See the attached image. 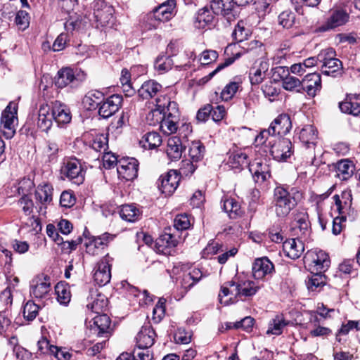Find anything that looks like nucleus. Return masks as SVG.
Instances as JSON below:
<instances>
[{"label":"nucleus","mask_w":360,"mask_h":360,"mask_svg":"<svg viewBox=\"0 0 360 360\" xmlns=\"http://www.w3.org/2000/svg\"><path fill=\"white\" fill-rule=\"evenodd\" d=\"M120 215L123 220L135 222L139 219L141 212L134 205H124L121 206Z\"/></svg>","instance_id":"39"},{"label":"nucleus","mask_w":360,"mask_h":360,"mask_svg":"<svg viewBox=\"0 0 360 360\" xmlns=\"http://www.w3.org/2000/svg\"><path fill=\"white\" fill-rule=\"evenodd\" d=\"M51 108L53 119L58 126L66 124L71 121L70 110L66 105L56 101Z\"/></svg>","instance_id":"26"},{"label":"nucleus","mask_w":360,"mask_h":360,"mask_svg":"<svg viewBox=\"0 0 360 360\" xmlns=\"http://www.w3.org/2000/svg\"><path fill=\"white\" fill-rule=\"evenodd\" d=\"M269 150L273 158L277 161H285L292 155V143L288 139L270 136L264 143H255Z\"/></svg>","instance_id":"3"},{"label":"nucleus","mask_w":360,"mask_h":360,"mask_svg":"<svg viewBox=\"0 0 360 360\" xmlns=\"http://www.w3.org/2000/svg\"><path fill=\"white\" fill-rule=\"evenodd\" d=\"M293 220L291 222L292 229L297 235H304L308 231L310 222L307 212L302 209L297 210L292 214Z\"/></svg>","instance_id":"21"},{"label":"nucleus","mask_w":360,"mask_h":360,"mask_svg":"<svg viewBox=\"0 0 360 360\" xmlns=\"http://www.w3.org/2000/svg\"><path fill=\"white\" fill-rule=\"evenodd\" d=\"M360 330V321H349L346 323H342L341 328L338 330L336 334V340L340 342V335H346L352 329Z\"/></svg>","instance_id":"54"},{"label":"nucleus","mask_w":360,"mask_h":360,"mask_svg":"<svg viewBox=\"0 0 360 360\" xmlns=\"http://www.w3.org/2000/svg\"><path fill=\"white\" fill-rule=\"evenodd\" d=\"M191 226L188 216L186 214H181L176 216L174 219V226L177 230H186Z\"/></svg>","instance_id":"60"},{"label":"nucleus","mask_w":360,"mask_h":360,"mask_svg":"<svg viewBox=\"0 0 360 360\" xmlns=\"http://www.w3.org/2000/svg\"><path fill=\"white\" fill-rule=\"evenodd\" d=\"M310 321L314 323V328L311 329L309 334L311 337H327L332 333V330L327 327L321 326L316 324L318 317L316 314L311 315Z\"/></svg>","instance_id":"47"},{"label":"nucleus","mask_w":360,"mask_h":360,"mask_svg":"<svg viewBox=\"0 0 360 360\" xmlns=\"http://www.w3.org/2000/svg\"><path fill=\"white\" fill-rule=\"evenodd\" d=\"M53 187L49 184H40L35 191V199L37 202L41 204L38 207V212L40 215L44 216L46 213V205L49 204L53 199Z\"/></svg>","instance_id":"19"},{"label":"nucleus","mask_w":360,"mask_h":360,"mask_svg":"<svg viewBox=\"0 0 360 360\" xmlns=\"http://www.w3.org/2000/svg\"><path fill=\"white\" fill-rule=\"evenodd\" d=\"M180 177L176 170H170L158 180L159 190L165 195H172L177 188Z\"/></svg>","instance_id":"16"},{"label":"nucleus","mask_w":360,"mask_h":360,"mask_svg":"<svg viewBox=\"0 0 360 360\" xmlns=\"http://www.w3.org/2000/svg\"><path fill=\"white\" fill-rule=\"evenodd\" d=\"M274 271V265L267 257L258 258L253 263L252 275L256 280L264 279Z\"/></svg>","instance_id":"20"},{"label":"nucleus","mask_w":360,"mask_h":360,"mask_svg":"<svg viewBox=\"0 0 360 360\" xmlns=\"http://www.w3.org/2000/svg\"><path fill=\"white\" fill-rule=\"evenodd\" d=\"M303 193L297 187L276 186L274 191V205L276 215L286 217L302 200Z\"/></svg>","instance_id":"1"},{"label":"nucleus","mask_w":360,"mask_h":360,"mask_svg":"<svg viewBox=\"0 0 360 360\" xmlns=\"http://www.w3.org/2000/svg\"><path fill=\"white\" fill-rule=\"evenodd\" d=\"M113 259L106 254L94 268V279L100 286L108 284L111 278V266Z\"/></svg>","instance_id":"12"},{"label":"nucleus","mask_w":360,"mask_h":360,"mask_svg":"<svg viewBox=\"0 0 360 360\" xmlns=\"http://www.w3.org/2000/svg\"><path fill=\"white\" fill-rule=\"evenodd\" d=\"M93 330L100 337L108 338L110 335V319L105 314H98L93 318Z\"/></svg>","instance_id":"27"},{"label":"nucleus","mask_w":360,"mask_h":360,"mask_svg":"<svg viewBox=\"0 0 360 360\" xmlns=\"http://www.w3.org/2000/svg\"><path fill=\"white\" fill-rule=\"evenodd\" d=\"M329 20L328 22H347L349 20H352L347 10L342 8L332 9Z\"/></svg>","instance_id":"49"},{"label":"nucleus","mask_w":360,"mask_h":360,"mask_svg":"<svg viewBox=\"0 0 360 360\" xmlns=\"http://www.w3.org/2000/svg\"><path fill=\"white\" fill-rule=\"evenodd\" d=\"M176 0H167L148 14V20H155L159 22L170 20L176 14Z\"/></svg>","instance_id":"15"},{"label":"nucleus","mask_w":360,"mask_h":360,"mask_svg":"<svg viewBox=\"0 0 360 360\" xmlns=\"http://www.w3.org/2000/svg\"><path fill=\"white\" fill-rule=\"evenodd\" d=\"M39 307L32 301H28L23 308V316L28 321L34 320L39 311Z\"/></svg>","instance_id":"56"},{"label":"nucleus","mask_w":360,"mask_h":360,"mask_svg":"<svg viewBox=\"0 0 360 360\" xmlns=\"http://www.w3.org/2000/svg\"><path fill=\"white\" fill-rule=\"evenodd\" d=\"M283 315H277L269 323L266 334L278 335L282 333L283 329L288 325Z\"/></svg>","instance_id":"45"},{"label":"nucleus","mask_w":360,"mask_h":360,"mask_svg":"<svg viewBox=\"0 0 360 360\" xmlns=\"http://www.w3.org/2000/svg\"><path fill=\"white\" fill-rule=\"evenodd\" d=\"M333 199L338 215L351 221H353L355 219L356 212L352 207V198L350 192L344 191L340 195H335Z\"/></svg>","instance_id":"11"},{"label":"nucleus","mask_w":360,"mask_h":360,"mask_svg":"<svg viewBox=\"0 0 360 360\" xmlns=\"http://www.w3.org/2000/svg\"><path fill=\"white\" fill-rule=\"evenodd\" d=\"M75 79V74L71 68H63L58 72L56 85L62 89L72 82Z\"/></svg>","instance_id":"43"},{"label":"nucleus","mask_w":360,"mask_h":360,"mask_svg":"<svg viewBox=\"0 0 360 360\" xmlns=\"http://www.w3.org/2000/svg\"><path fill=\"white\" fill-rule=\"evenodd\" d=\"M314 275L308 282V288L312 291L317 288L325 285L326 278L322 275L323 272H313Z\"/></svg>","instance_id":"58"},{"label":"nucleus","mask_w":360,"mask_h":360,"mask_svg":"<svg viewBox=\"0 0 360 360\" xmlns=\"http://www.w3.org/2000/svg\"><path fill=\"white\" fill-rule=\"evenodd\" d=\"M114 236L108 233H105L98 237L90 238L89 242H86V252L91 256H98L103 253V250L108 246V244L112 241Z\"/></svg>","instance_id":"17"},{"label":"nucleus","mask_w":360,"mask_h":360,"mask_svg":"<svg viewBox=\"0 0 360 360\" xmlns=\"http://www.w3.org/2000/svg\"><path fill=\"white\" fill-rule=\"evenodd\" d=\"M53 120L52 108L48 104L41 105L38 111L37 127L42 131L48 132Z\"/></svg>","instance_id":"23"},{"label":"nucleus","mask_w":360,"mask_h":360,"mask_svg":"<svg viewBox=\"0 0 360 360\" xmlns=\"http://www.w3.org/2000/svg\"><path fill=\"white\" fill-rule=\"evenodd\" d=\"M202 277V274L200 269L194 268L188 272L184 273L180 280V284L186 292L198 283Z\"/></svg>","instance_id":"36"},{"label":"nucleus","mask_w":360,"mask_h":360,"mask_svg":"<svg viewBox=\"0 0 360 360\" xmlns=\"http://www.w3.org/2000/svg\"><path fill=\"white\" fill-rule=\"evenodd\" d=\"M103 97V94L100 91H90L83 98L82 105L87 110H95L99 107Z\"/></svg>","instance_id":"37"},{"label":"nucleus","mask_w":360,"mask_h":360,"mask_svg":"<svg viewBox=\"0 0 360 360\" xmlns=\"http://www.w3.org/2000/svg\"><path fill=\"white\" fill-rule=\"evenodd\" d=\"M210 7L212 8L211 6ZM212 13L216 14L212 8L209 9L207 7L199 10L197 15V22H212L214 18ZM219 14L217 13V15Z\"/></svg>","instance_id":"59"},{"label":"nucleus","mask_w":360,"mask_h":360,"mask_svg":"<svg viewBox=\"0 0 360 360\" xmlns=\"http://www.w3.org/2000/svg\"><path fill=\"white\" fill-rule=\"evenodd\" d=\"M224 249L222 244L217 242H212L209 243L203 250L202 255L204 257H207L210 255L220 254L224 252Z\"/></svg>","instance_id":"61"},{"label":"nucleus","mask_w":360,"mask_h":360,"mask_svg":"<svg viewBox=\"0 0 360 360\" xmlns=\"http://www.w3.org/2000/svg\"><path fill=\"white\" fill-rule=\"evenodd\" d=\"M290 116L287 114L278 115L267 129L262 130L255 138V143H264L270 136L281 137L287 134L291 129Z\"/></svg>","instance_id":"4"},{"label":"nucleus","mask_w":360,"mask_h":360,"mask_svg":"<svg viewBox=\"0 0 360 360\" xmlns=\"http://www.w3.org/2000/svg\"><path fill=\"white\" fill-rule=\"evenodd\" d=\"M122 96L113 94L102 100L98 107V115L103 118H109L118 111L122 103Z\"/></svg>","instance_id":"18"},{"label":"nucleus","mask_w":360,"mask_h":360,"mask_svg":"<svg viewBox=\"0 0 360 360\" xmlns=\"http://www.w3.org/2000/svg\"><path fill=\"white\" fill-rule=\"evenodd\" d=\"M139 162L134 158H122L118 161L117 167L120 179L124 181H132L138 176Z\"/></svg>","instance_id":"13"},{"label":"nucleus","mask_w":360,"mask_h":360,"mask_svg":"<svg viewBox=\"0 0 360 360\" xmlns=\"http://www.w3.org/2000/svg\"><path fill=\"white\" fill-rule=\"evenodd\" d=\"M302 82L298 78L288 75L283 79V87L290 91L302 93Z\"/></svg>","instance_id":"48"},{"label":"nucleus","mask_w":360,"mask_h":360,"mask_svg":"<svg viewBox=\"0 0 360 360\" xmlns=\"http://www.w3.org/2000/svg\"><path fill=\"white\" fill-rule=\"evenodd\" d=\"M155 333L150 326H143L136 338V345L139 349H148L155 342Z\"/></svg>","instance_id":"30"},{"label":"nucleus","mask_w":360,"mask_h":360,"mask_svg":"<svg viewBox=\"0 0 360 360\" xmlns=\"http://www.w3.org/2000/svg\"><path fill=\"white\" fill-rule=\"evenodd\" d=\"M253 0H212V9L216 13H221L228 22L237 19L240 13V6H245Z\"/></svg>","instance_id":"5"},{"label":"nucleus","mask_w":360,"mask_h":360,"mask_svg":"<svg viewBox=\"0 0 360 360\" xmlns=\"http://www.w3.org/2000/svg\"><path fill=\"white\" fill-rule=\"evenodd\" d=\"M18 106L15 103L11 102L3 111L1 118V129L6 139H11L15 134L18 123Z\"/></svg>","instance_id":"8"},{"label":"nucleus","mask_w":360,"mask_h":360,"mask_svg":"<svg viewBox=\"0 0 360 360\" xmlns=\"http://www.w3.org/2000/svg\"><path fill=\"white\" fill-rule=\"evenodd\" d=\"M162 89V85L155 80H148L138 89L139 96L148 100L155 96Z\"/></svg>","instance_id":"33"},{"label":"nucleus","mask_w":360,"mask_h":360,"mask_svg":"<svg viewBox=\"0 0 360 360\" xmlns=\"http://www.w3.org/2000/svg\"><path fill=\"white\" fill-rule=\"evenodd\" d=\"M183 153L182 144L180 139L172 136L168 139L166 153L171 160H177L181 158Z\"/></svg>","instance_id":"35"},{"label":"nucleus","mask_w":360,"mask_h":360,"mask_svg":"<svg viewBox=\"0 0 360 360\" xmlns=\"http://www.w3.org/2000/svg\"><path fill=\"white\" fill-rule=\"evenodd\" d=\"M91 147L97 152L104 153L108 148V136L104 134H98L95 136L91 143Z\"/></svg>","instance_id":"51"},{"label":"nucleus","mask_w":360,"mask_h":360,"mask_svg":"<svg viewBox=\"0 0 360 360\" xmlns=\"http://www.w3.org/2000/svg\"><path fill=\"white\" fill-rule=\"evenodd\" d=\"M56 294L57 295V300L61 304H68L71 299V294L69 287L61 283H57L55 287Z\"/></svg>","instance_id":"46"},{"label":"nucleus","mask_w":360,"mask_h":360,"mask_svg":"<svg viewBox=\"0 0 360 360\" xmlns=\"http://www.w3.org/2000/svg\"><path fill=\"white\" fill-rule=\"evenodd\" d=\"M249 170L254 181L257 184H263L271 177L270 165L266 159H255L250 163Z\"/></svg>","instance_id":"10"},{"label":"nucleus","mask_w":360,"mask_h":360,"mask_svg":"<svg viewBox=\"0 0 360 360\" xmlns=\"http://www.w3.org/2000/svg\"><path fill=\"white\" fill-rule=\"evenodd\" d=\"M18 205L25 215H30L33 211V202L27 195H24L20 198L18 202Z\"/></svg>","instance_id":"62"},{"label":"nucleus","mask_w":360,"mask_h":360,"mask_svg":"<svg viewBox=\"0 0 360 360\" xmlns=\"http://www.w3.org/2000/svg\"><path fill=\"white\" fill-rule=\"evenodd\" d=\"M113 8L104 2L94 6V16L96 22H109L112 20Z\"/></svg>","instance_id":"31"},{"label":"nucleus","mask_w":360,"mask_h":360,"mask_svg":"<svg viewBox=\"0 0 360 360\" xmlns=\"http://www.w3.org/2000/svg\"><path fill=\"white\" fill-rule=\"evenodd\" d=\"M239 84L237 82H230L225 86L221 92V98L223 101H229L231 99L237 92Z\"/></svg>","instance_id":"57"},{"label":"nucleus","mask_w":360,"mask_h":360,"mask_svg":"<svg viewBox=\"0 0 360 360\" xmlns=\"http://www.w3.org/2000/svg\"><path fill=\"white\" fill-rule=\"evenodd\" d=\"M342 66V62L335 58L328 62H324V64L321 65V72L325 75L335 77L341 74Z\"/></svg>","instance_id":"41"},{"label":"nucleus","mask_w":360,"mask_h":360,"mask_svg":"<svg viewBox=\"0 0 360 360\" xmlns=\"http://www.w3.org/2000/svg\"><path fill=\"white\" fill-rule=\"evenodd\" d=\"M161 143L162 138L160 135L155 131L145 134L139 141L141 147L148 150L156 148L160 146Z\"/></svg>","instance_id":"38"},{"label":"nucleus","mask_w":360,"mask_h":360,"mask_svg":"<svg viewBox=\"0 0 360 360\" xmlns=\"http://www.w3.org/2000/svg\"><path fill=\"white\" fill-rule=\"evenodd\" d=\"M261 288V285L253 281L247 280L239 283L235 281H228L221 288L219 302L224 305L233 304L236 297L253 296Z\"/></svg>","instance_id":"2"},{"label":"nucleus","mask_w":360,"mask_h":360,"mask_svg":"<svg viewBox=\"0 0 360 360\" xmlns=\"http://www.w3.org/2000/svg\"><path fill=\"white\" fill-rule=\"evenodd\" d=\"M340 110L344 113L357 116L360 114V94H347L345 101L340 103Z\"/></svg>","instance_id":"24"},{"label":"nucleus","mask_w":360,"mask_h":360,"mask_svg":"<svg viewBox=\"0 0 360 360\" xmlns=\"http://www.w3.org/2000/svg\"><path fill=\"white\" fill-rule=\"evenodd\" d=\"M107 302L104 297L99 295L91 303L88 304L87 307L97 314H102L107 307Z\"/></svg>","instance_id":"55"},{"label":"nucleus","mask_w":360,"mask_h":360,"mask_svg":"<svg viewBox=\"0 0 360 360\" xmlns=\"http://www.w3.org/2000/svg\"><path fill=\"white\" fill-rule=\"evenodd\" d=\"M103 165L107 169H110L113 168L115 166H118V161L117 156L110 152H105L102 157Z\"/></svg>","instance_id":"63"},{"label":"nucleus","mask_w":360,"mask_h":360,"mask_svg":"<svg viewBox=\"0 0 360 360\" xmlns=\"http://www.w3.org/2000/svg\"><path fill=\"white\" fill-rule=\"evenodd\" d=\"M174 339L177 343L188 344L191 341V333L179 328L175 333Z\"/></svg>","instance_id":"64"},{"label":"nucleus","mask_w":360,"mask_h":360,"mask_svg":"<svg viewBox=\"0 0 360 360\" xmlns=\"http://www.w3.org/2000/svg\"><path fill=\"white\" fill-rule=\"evenodd\" d=\"M227 164L232 168H240L248 164V155L242 150L229 153Z\"/></svg>","instance_id":"42"},{"label":"nucleus","mask_w":360,"mask_h":360,"mask_svg":"<svg viewBox=\"0 0 360 360\" xmlns=\"http://www.w3.org/2000/svg\"><path fill=\"white\" fill-rule=\"evenodd\" d=\"M178 110L176 112L169 110L160 124L161 131L167 135L174 134L178 129Z\"/></svg>","instance_id":"32"},{"label":"nucleus","mask_w":360,"mask_h":360,"mask_svg":"<svg viewBox=\"0 0 360 360\" xmlns=\"http://www.w3.org/2000/svg\"><path fill=\"white\" fill-rule=\"evenodd\" d=\"M335 176L342 181H346L353 175L355 166L351 160L343 159L335 164Z\"/></svg>","instance_id":"34"},{"label":"nucleus","mask_w":360,"mask_h":360,"mask_svg":"<svg viewBox=\"0 0 360 360\" xmlns=\"http://www.w3.org/2000/svg\"><path fill=\"white\" fill-rule=\"evenodd\" d=\"M283 250L287 257L292 259H296L303 253L304 246L302 240L297 238H290L283 243Z\"/></svg>","instance_id":"25"},{"label":"nucleus","mask_w":360,"mask_h":360,"mask_svg":"<svg viewBox=\"0 0 360 360\" xmlns=\"http://www.w3.org/2000/svg\"><path fill=\"white\" fill-rule=\"evenodd\" d=\"M51 291L50 278L41 274L34 278L30 283V295L36 299L46 298Z\"/></svg>","instance_id":"14"},{"label":"nucleus","mask_w":360,"mask_h":360,"mask_svg":"<svg viewBox=\"0 0 360 360\" xmlns=\"http://www.w3.org/2000/svg\"><path fill=\"white\" fill-rule=\"evenodd\" d=\"M60 172L72 184L77 186L83 184L84 181L85 172L81 162L76 158L65 160Z\"/></svg>","instance_id":"9"},{"label":"nucleus","mask_w":360,"mask_h":360,"mask_svg":"<svg viewBox=\"0 0 360 360\" xmlns=\"http://www.w3.org/2000/svg\"><path fill=\"white\" fill-rule=\"evenodd\" d=\"M251 34V30L248 27H245L243 25L237 24L233 32V37L238 42L243 41L248 39V37Z\"/></svg>","instance_id":"53"},{"label":"nucleus","mask_w":360,"mask_h":360,"mask_svg":"<svg viewBox=\"0 0 360 360\" xmlns=\"http://www.w3.org/2000/svg\"><path fill=\"white\" fill-rule=\"evenodd\" d=\"M268 69L269 63L266 60L261 59L259 62L257 61L250 70L249 77L250 83L252 85L260 84L263 81Z\"/></svg>","instance_id":"28"},{"label":"nucleus","mask_w":360,"mask_h":360,"mask_svg":"<svg viewBox=\"0 0 360 360\" xmlns=\"http://www.w3.org/2000/svg\"><path fill=\"white\" fill-rule=\"evenodd\" d=\"M205 148L199 141H192L189 146L188 156L190 160L198 163L201 162L204 158Z\"/></svg>","instance_id":"40"},{"label":"nucleus","mask_w":360,"mask_h":360,"mask_svg":"<svg viewBox=\"0 0 360 360\" xmlns=\"http://www.w3.org/2000/svg\"><path fill=\"white\" fill-rule=\"evenodd\" d=\"M302 82V92H307L309 96H315L321 89V75L316 72L307 75Z\"/></svg>","instance_id":"22"},{"label":"nucleus","mask_w":360,"mask_h":360,"mask_svg":"<svg viewBox=\"0 0 360 360\" xmlns=\"http://www.w3.org/2000/svg\"><path fill=\"white\" fill-rule=\"evenodd\" d=\"M178 243V239L169 233L162 234L157 240L158 245L167 248H174L177 246Z\"/></svg>","instance_id":"52"},{"label":"nucleus","mask_w":360,"mask_h":360,"mask_svg":"<svg viewBox=\"0 0 360 360\" xmlns=\"http://www.w3.org/2000/svg\"><path fill=\"white\" fill-rule=\"evenodd\" d=\"M173 60L169 56L160 55L155 60V68L160 74L165 73L172 69Z\"/></svg>","instance_id":"50"},{"label":"nucleus","mask_w":360,"mask_h":360,"mask_svg":"<svg viewBox=\"0 0 360 360\" xmlns=\"http://www.w3.org/2000/svg\"><path fill=\"white\" fill-rule=\"evenodd\" d=\"M221 203L223 210L230 218H236L239 214L240 206L235 199L224 197L221 200Z\"/></svg>","instance_id":"44"},{"label":"nucleus","mask_w":360,"mask_h":360,"mask_svg":"<svg viewBox=\"0 0 360 360\" xmlns=\"http://www.w3.org/2000/svg\"><path fill=\"white\" fill-rule=\"evenodd\" d=\"M299 139L308 148H314L318 139V131L311 124L304 125L300 130Z\"/></svg>","instance_id":"29"},{"label":"nucleus","mask_w":360,"mask_h":360,"mask_svg":"<svg viewBox=\"0 0 360 360\" xmlns=\"http://www.w3.org/2000/svg\"><path fill=\"white\" fill-rule=\"evenodd\" d=\"M155 108L148 113L146 117L150 125L160 124L169 110H177V103L171 101L167 95H160L155 99Z\"/></svg>","instance_id":"6"},{"label":"nucleus","mask_w":360,"mask_h":360,"mask_svg":"<svg viewBox=\"0 0 360 360\" xmlns=\"http://www.w3.org/2000/svg\"><path fill=\"white\" fill-rule=\"evenodd\" d=\"M304 262L311 272H324L330 266L328 255L321 250L314 249L307 251Z\"/></svg>","instance_id":"7"}]
</instances>
